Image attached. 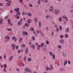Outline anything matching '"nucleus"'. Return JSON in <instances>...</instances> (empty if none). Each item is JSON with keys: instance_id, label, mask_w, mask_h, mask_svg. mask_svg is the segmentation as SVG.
Returning a JSON list of instances; mask_svg holds the SVG:
<instances>
[{"instance_id": "f257e3e1", "label": "nucleus", "mask_w": 73, "mask_h": 73, "mask_svg": "<svg viewBox=\"0 0 73 73\" xmlns=\"http://www.w3.org/2000/svg\"><path fill=\"white\" fill-rule=\"evenodd\" d=\"M11 1H9V2L6 3L7 6H10L11 5Z\"/></svg>"}, {"instance_id": "f03ea898", "label": "nucleus", "mask_w": 73, "mask_h": 73, "mask_svg": "<svg viewBox=\"0 0 73 73\" xmlns=\"http://www.w3.org/2000/svg\"><path fill=\"white\" fill-rule=\"evenodd\" d=\"M53 11V7L52 6H51L49 9V12H50Z\"/></svg>"}, {"instance_id": "7ed1b4c3", "label": "nucleus", "mask_w": 73, "mask_h": 73, "mask_svg": "<svg viewBox=\"0 0 73 73\" xmlns=\"http://www.w3.org/2000/svg\"><path fill=\"white\" fill-rule=\"evenodd\" d=\"M44 44L42 43L41 44L40 46L38 45V46L39 48H40V47H42L44 46Z\"/></svg>"}, {"instance_id": "20e7f679", "label": "nucleus", "mask_w": 73, "mask_h": 73, "mask_svg": "<svg viewBox=\"0 0 73 73\" xmlns=\"http://www.w3.org/2000/svg\"><path fill=\"white\" fill-rule=\"evenodd\" d=\"M55 14L56 15H58V12H59V10L58 9H56L55 10Z\"/></svg>"}, {"instance_id": "39448f33", "label": "nucleus", "mask_w": 73, "mask_h": 73, "mask_svg": "<svg viewBox=\"0 0 73 73\" xmlns=\"http://www.w3.org/2000/svg\"><path fill=\"white\" fill-rule=\"evenodd\" d=\"M11 47L13 48L12 50H15V45L12 44L11 45Z\"/></svg>"}, {"instance_id": "423d86ee", "label": "nucleus", "mask_w": 73, "mask_h": 73, "mask_svg": "<svg viewBox=\"0 0 73 73\" xmlns=\"http://www.w3.org/2000/svg\"><path fill=\"white\" fill-rule=\"evenodd\" d=\"M13 56H11L9 58V61H11L12 59H13Z\"/></svg>"}, {"instance_id": "0eeeda50", "label": "nucleus", "mask_w": 73, "mask_h": 73, "mask_svg": "<svg viewBox=\"0 0 73 73\" xmlns=\"http://www.w3.org/2000/svg\"><path fill=\"white\" fill-rule=\"evenodd\" d=\"M12 40H14L15 41H17V39L15 36H13L12 37Z\"/></svg>"}, {"instance_id": "6e6552de", "label": "nucleus", "mask_w": 73, "mask_h": 73, "mask_svg": "<svg viewBox=\"0 0 73 73\" xmlns=\"http://www.w3.org/2000/svg\"><path fill=\"white\" fill-rule=\"evenodd\" d=\"M69 27H67V29H66L65 30V31L66 33H68L69 32Z\"/></svg>"}, {"instance_id": "1a4fd4ad", "label": "nucleus", "mask_w": 73, "mask_h": 73, "mask_svg": "<svg viewBox=\"0 0 73 73\" xmlns=\"http://www.w3.org/2000/svg\"><path fill=\"white\" fill-rule=\"evenodd\" d=\"M63 18H65L66 20V21H68V17H66V16L64 15L63 17Z\"/></svg>"}, {"instance_id": "9d476101", "label": "nucleus", "mask_w": 73, "mask_h": 73, "mask_svg": "<svg viewBox=\"0 0 73 73\" xmlns=\"http://www.w3.org/2000/svg\"><path fill=\"white\" fill-rule=\"evenodd\" d=\"M64 40L62 39H61L59 40V42L60 43H63L64 42Z\"/></svg>"}, {"instance_id": "9b49d317", "label": "nucleus", "mask_w": 73, "mask_h": 73, "mask_svg": "<svg viewBox=\"0 0 73 73\" xmlns=\"http://www.w3.org/2000/svg\"><path fill=\"white\" fill-rule=\"evenodd\" d=\"M22 23V22H21V21H19L18 23V25H21V24Z\"/></svg>"}, {"instance_id": "f8f14e48", "label": "nucleus", "mask_w": 73, "mask_h": 73, "mask_svg": "<svg viewBox=\"0 0 73 73\" xmlns=\"http://www.w3.org/2000/svg\"><path fill=\"white\" fill-rule=\"evenodd\" d=\"M28 34L27 33V32L23 31V36H25V35H27Z\"/></svg>"}, {"instance_id": "ddd939ff", "label": "nucleus", "mask_w": 73, "mask_h": 73, "mask_svg": "<svg viewBox=\"0 0 73 73\" xmlns=\"http://www.w3.org/2000/svg\"><path fill=\"white\" fill-rule=\"evenodd\" d=\"M31 46L32 48H35V45H34V44H31Z\"/></svg>"}, {"instance_id": "4468645a", "label": "nucleus", "mask_w": 73, "mask_h": 73, "mask_svg": "<svg viewBox=\"0 0 73 73\" xmlns=\"http://www.w3.org/2000/svg\"><path fill=\"white\" fill-rule=\"evenodd\" d=\"M5 38H7V39H9L10 37H9V36L7 35L5 36Z\"/></svg>"}, {"instance_id": "2eb2a0df", "label": "nucleus", "mask_w": 73, "mask_h": 73, "mask_svg": "<svg viewBox=\"0 0 73 73\" xmlns=\"http://www.w3.org/2000/svg\"><path fill=\"white\" fill-rule=\"evenodd\" d=\"M34 20H35V23L37 22V18L35 17L34 19Z\"/></svg>"}, {"instance_id": "dca6fc26", "label": "nucleus", "mask_w": 73, "mask_h": 73, "mask_svg": "<svg viewBox=\"0 0 73 73\" xmlns=\"http://www.w3.org/2000/svg\"><path fill=\"white\" fill-rule=\"evenodd\" d=\"M25 70L26 72H29V69L28 68H26L25 69Z\"/></svg>"}, {"instance_id": "f3484780", "label": "nucleus", "mask_w": 73, "mask_h": 73, "mask_svg": "<svg viewBox=\"0 0 73 73\" xmlns=\"http://www.w3.org/2000/svg\"><path fill=\"white\" fill-rule=\"evenodd\" d=\"M68 37H69L68 35L67 34H66L65 35V37H66V38H68Z\"/></svg>"}, {"instance_id": "a211bd4d", "label": "nucleus", "mask_w": 73, "mask_h": 73, "mask_svg": "<svg viewBox=\"0 0 73 73\" xmlns=\"http://www.w3.org/2000/svg\"><path fill=\"white\" fill-rule=\"evenodd\" d=\"M7 21L9 24L10 25V23H11V22H10V19H8V20H7Z\"/></svg>"}, {"instance_id": "6ab92c4d", "label": "nucleus", "mask_w": 73, "mask_h": 73, "mask_svg": "<svg viewBox=\"0 0 73 73\" xmlns=\"http://www.w3.org/2000/svg\"><path fill=\"white\" fill-rule=\"evenodd\" d=\"M26 51V53H28V49L27 48L25 50Z\"/></svg>"}, {"instance_id": "aec40b11", "label": "nucleus", "mask_w": 73, "mask_h": 73, "mask_svg": "<svg viewBox=\"0 0 73 73\" xmlns=\"http://www.w3.org/2000/svg\"><path fill=\"white\" fill-rule=\"evenodd\" d=\"M9 17V16L8 15H7L5 17V20H7V19L8 18V17Z\"/></svg>"}, {"instance_id": "412c9836", "label": "nucleus", "mask_w": 73, "mask_h": 73, "mask_svg": "<svg viewBox=\"0 0 73 73\" xmlns=\"http://www.w3.org/2000/svg\"><path fill=\"white\" fill-rule=\"evenodd\" d=\"M19 8L17 7V10L16 11V12H19Z\"/></svg>"}, {"instance_id": "4be33fe9", "label": "nucleus", "mask_w": 73, "mask_h": 73, "mask_svg": "<svg viewBox=\"0 0 73 73\" xmlns=\"http://www.w3.org/2000/svg\"><path fill=\"white\" fill-rule=\"evenodd\" d=\"M3 21V19H0V24H2L3 23V22H1Z\"/></svg>"}, {"instance_id": "5701e85b", "label": "nucleus", "mask_w": 73, "mask_h": 73, "mask_svg": "<svg viewBox=\"0 0 73 73\" xmlns=\"http://www.w3.org/2000/svg\"><path fill=\"white\" fill-rule=\"evenodd\" d=\"M68 61L67 60H66L64 64V65H66L67 64V62Z\"/></svg>"}, {"instance_id": "b1692460", "label": "nucleus", "mask_w": 73, "mask_h": 73, "mask_svg": "<svg viewBox=\"0 0 73 73\" xmlns=\"http://www.w3.org/2000/svg\"><path fill=\"white\" fill-rule=\"evenodd\" d=\"M17 14L19 16H20V11H17Z\"/></svg>"}, {"instance_id": "393cba45", "label": "nucleus", "mask_w": 73, "mask_h": 73, "mask_svg": "<svg viewBox=\"0 0 73 73\" xmlns=\"http://www.w3.org/2000/svg\"><path fill=\"white\" fill-rule=\"evenodd\" d=\"M28 61H31L32 60V58H28Z\"/></svg>"}, {"instance_id": "a878e982", "label": "nucleus", "mask_w": 73, "mask_h": 73, "mask_svg": "<svg viewBox=\"0 0 73 73\" xmlns=\"http://www.w3.org/2000/svg\"><path fill=\"white\" fill-rule=\"evenodd\" d=\"M25 26H26V27H29V25H28V23H26L25 24Z\"/></svg>"}, {"instance_id": "bb28decb", "label": "nucleus", "mask_w": 73, "mask_h": 73, "mask_svg": "<svg viewBox=\"0 0 73 73\" xmlns=\"http://www.w3.org/2000/svg\"><path fill=\"white\" fill-rule=\"evenodd\" d=\"M58 48H59V49H61V48H62V47L61 46V45H59L58 46Z\"/></svg>"}, {"instance_id": "cd10ccee", "label": "nucleus", "mask_w": 73, "mask_h": 73, "mask_svg": "<svg viewBox=\"0 0 73 73\" xmlns=\"http://www.w3.org/2000/svg\"><path fill=\"white\" fill-rule=\"evenodd\" d=\"M7 30L8 31H12V29H11L8 28L7 29Z\"/></svg>"}, {"instance_id": "c85d7f7f", "label": "nucleus", "mask_w": 73, "mask_h": 73, "mask_svg": "<svg viewBox=\"0 0 73 73\" xmlns=\"http://www.w3.org/2000/svg\"><path fill=\"white\" fill-rule=\"evenodd\" d=\"M32 38L33 39V41H35V36H33Z\"/></svg>"}, {"instance_id": "c756f323", "label": "nucleus", "mask_w": 73, "mask_h": 73, "mask_svg": "<svg viewBox=\"0 0 73 73\" xmlns=\"http://www.w3.org/2000/svg\"><path fill=\"white\" fill-rule=\"evenodd\" d=\"M52 58L53 59H54V58H55V56L54 54L52 55Z\"/></svg>"}, {"instance_id": "7c9ffc66", "label": "nucleus", "mask_w": 73, "mask_h": 73, "mask_svg": "<svg viewBox=\"0 0 73 73\" xmlns=\"http://www.w3.org/2000/svg\"><path fill=\"white\" fill-rule=\"evenodd\" d=\"M59 20L60 22H61L62 20V19L61 18V17H60L59 18Z\"/></svg>"}, {"instance_id": "2f4dec72", "label": "nucleus", "mask_w": 73, "mask_h": 73, "mask_svg": "<svg viewBox=\"0 0 73 73\" xmlns=\"http://www.w3.org/2000/svg\"><path fill=\"white\" fill-rule=\"evenodd\" d=\"M3 71L4 72H7V70H6L5 68H4Z\"/></svg>"}, {"instance_id": "473e14b6", "label": "nucleus", "mask_w": 73, "mask_h": 73, "mask_svg": "<svg viewBox=\"0 0 73 73\" xmlns=\"http://www.w3.org/2000/svg\"><path fill=\"white\" fill-rule=\"evenodd\" d=\"M49 53L50 54V56H52V54H53V53L50 52H49Z\"/></svg>"}, {"instance_id": "72a5a7b5", "label": "nucleus", "mask_w": 73, "mask_h": 73, "mask_svg": "<svg viewBox=\"0 0 73 73\" xmlns=\"http://www.w3.org/2000/svg\"><path fill=\"white\" fill-rule=\"evenodd\" d=\"M59 27L60 30L61 31V30H62V27H61V26H59Z\"/></svg>"}, {"instance_id": "f704fd0d", "label": "nucleus", "mask_w": 73, "mask_h": 73, "mask_svg": "<svg viewBox=\"0 0 73 73\" xmlns=\"http://www.w3.org/2000/svg\"><path fill=\"white\" fill-rule=\"evenodd\" d=\"M46 44H49V41L46 40Z\"/></svg>"}, {"instance_id": "c9c22d12", "label": "nucleus", "mask_w": 73, "mask_h": 73, "mask_svg": "<svg viewBox=\"0 0 73 73\" xmlns=\"http://www.w3.org/2000/svg\"><path fill=\"white\" fill-rule=\"evenodd\" d=\"M4 68H7V65L6 64H4Z\"/></svg>"}, {"instance_id": "e433bc0d", "label": "nucleus", "mask_w": 73, "mask_h": 73, "mask_svg": "<svg viewBox=\"0 0 73 73\" xmlns=\"http://www.w3.org/2000/svg\"><path fill=\"white\" fill-rule=\"evenodd\" d=\"M31 20L30 19H29L28 21V23H31Z\"/></svg>"}, {"instance_id": "4c0bfd02", "label": "nucleus", "mask_w": 73, "mask_h": 73, "mask_svg": "<svg viewBox=\"0 0 73 73\" xmlns=\"http://www.w3.org/2000/svg\"><path fill=\"white\" fill-rule=\"evenodd\" d=\"M28 15L29 16H31V13H28Z\"/></svg>"}, {"instance_id": "58836bf2", "label": "nucleus", "mask_w": 73, "mask_h": 73, "mask_svg": "<svg viewBox=\"0 0 73 73\" xmlns=\"http://www.w3.org/2000/svg\"><path fill=\"white\" fill-rule=\"evenodd\" d=\"M19 1L21 3H23V0H19Z\"/></svg>"}, {"instance_id": "ea45409f", "label": "nucleus", "mask_w": 73, "mask_h": 73, "mask_svg": "<svg viewBox=\"0 0 73 73\" xmlns=\"http://www.w3.org/2000/svg\"><path fill=\"white\" fill-rule=\"evenodd\" d=\"M22 40V38H20L19 40V42H21Z\"/></svg>"}, {"instance_id": "a19ab883", "label": "nucleus", "mask_w": 73, "mask_h": 73, "mask_svg": "<svg viewBox=\"0 0 73 73\" xmlns=\"http://www.w3.org/2000/svg\"><path fill=\"white\" fill-rule=\"evenodd\" d=\"M26 58H27V57H25L23 59L24 61H25V60H26Z\"/></svg>"}, {"instance_id": "79ce46f5", "label": "nucleus", "mask_w": 73, "mask_h": 73, "mask_svg": "<svg viewBox=\"0 0 73 73\" xmlns=\"http://www.w3.org/2000/svg\"><path fill=\"white\" fill-rule=\"evenodd\" d=\"M60 37L61 38H63V36L62 35H60Z\"/></svg>"}, {"instance_id": "37998d69", "label": "nucleus", "mask_w": 73, "mask_h": 73, "mask_svg": "<svg viewBox=\"0 0 73 73\" xmlns=\"http://www.w3.org/2000/svg\"><path fill=\"white\" fill-rule=\"evenodd\" d=\"M3 57L4 59H5V58H6V55H4Z\"/></svg>"}, {"instance_id": "c03bdc74", "label": "nucleus", "mask_w": 73, "mask_h": 73, "mask_svg": "<svg viewBox=\"0 0 73 73\" xmlns=\"http://www.w3.org/2000/svg\"><path fill=\"white\" fill-rule=\"evenodd\" d=\"M56 29L57 32H58V31H59V29H58V28H56Z\"/></svg>"}, {"instance_id": "a18cd8bd", "label": "nucleus", "mask_w": 73, "mask_h": 73, "mask_svg": "<svg viewBox=\"0 0 73 73\" xmlns=\"http://www.w3.org/2000/svg\"><path fill=\"white\" fill-rule=\"evenodd\" d=\"M21 52V51L20 50H18V53H20V52Z\"/></svg>"}, {"instance_id": "49530a36", "label": "nucleus", "mask_w": 73, "mask_h": 73, "mask_svg": "<svg viewBox=\"0 0 73 73\" xmlns=\"http://www.w3.org/2000/svg\"><path fill=\"white\" fill-rule=\"evenodd\" d=\"M52 36H54V32H53L52 33Z\"/></svg>"}, {"instance_id": "de8ad7c7", "label": "nucleus", "mask_w": 73, "mask_h": 73, "mask_svg": "<svg viewBox=\"0 0 73 73\" xmlns=\"http://www.w3.org/2000/svg\"><path fill=\"white\" fill-rule=\"evenodd\" d=\"M25 46V44H22L21 45L22 47H24V46Z\"/></svg>"}, {"instance_id": "09e8293b", "label": "nucleus", "mask_w": 73, "mask_h": 73, "mask_svg": "<svg viewBox=\"0 0 73 73\" xmlns=\"http://www.w3.org/2000/svg\"><path fill=\"white\" fill-rule=\"evenodd\" d=\"M30 30L31 31H33V28H31L30 29Z\"/></svg>"}, {"instance_id": "8fccbe9b", "label": "nucleus", "mask_w": 73, "mask_h": 73, "mask_svg": "<svg viewBox=\"0 0 73 73\" xmlns=\"http://www.w3.org/2000/svg\"><path fill=\"white\" fill-rule=\"evenodd\" d=\"M38 3L39 5L40 4V1H38Z\"/></svg>"}, {"instance_id": "3c124183", "label": "nucleus", "mask_w": 73, "mask_h": 73, "mask_svg": "<svg viewBox=\"0 0 73 73\" xmlns=\"http://www.w3.org/2000/svg\"><path fill=\"white\" fill-rule=\"evenodd\" d=\"M68 64H70V60H68Z\"/></svg>"}, {"instance_id": "603ef678", "label": "nucleus", "mask_w": 73, "mask_h": 73, "mask_svg": "<svg viewBox=\"0 0 73 73\" xmlns=\"http://www.w3.org/2000/svg\"><path fill=\"white\" fill-rule=\"evenodd\" d=\"M50 68H52V69H54L53 67H52V65H50Z\"/></svg>"}, {"instance_id": "864d4df0", "label": "nucleus", "mask_w": 73, "mask_h": 73, "mask_svg": "<svg viewBox=\"0 0 73 73\" xmlns=\"http://www.w3.org/2000/svg\"><path fill=\"white\" fill-rule=\"evenodd\" d=\"M29 6L30 7H32L33 6H32V5L31 4H29Z\"/></svg>"}, {"instance_id": "5fc2aeb1", "label": "nucleus", "mask_w": 73, "mask_h": 73, "mask_svg": "<svg viewBox=\"0 0 73 73\" xmlns=\"http://www.w3.org/2000/svg\"><path fill=\"white\" fill-rule=\"evenodd\" d=\"M63 55L64 57H65V56H66V54L64 53L63 54Z\"/></svg>"}, {"instance_id": "6e6d98bb", "label": "nucleus", "mask_w": 73, "mask_h": 73, "mask_svg": "<svg viewBox=\"0 0 73 73\" xmlns=\"http://www.w3.org/2000/svg\"><path fill=\"white\" fill-rule=\"evenodd\" d=\"M16 49H19V46H17L16 47Z\"/></svg>"}, {"instance_id": "4d7b16f0", "label": "nucleus", "mask_w": 73, "mask_h": 73, "mask_svg": "<svg viewBox=\"0 0 73 73\" xmlns=\"http://www.w3.org/2000/svg\"><path fill=\"white\" fill-rule=\"evenodd\" d=\"M0 6H3V3H1L0 4Z\"/></svg>"}, {"instance_id": "13d9d810", "label": "nucleus", "mask_w": 73, "mask_h": 73, "mask_svg": "<svg viewBox=\"0 0 73 73\" xmlns=\"http://www.w3.org/2000/svg\"><path fill=\"white\" fill-rule=\"evenodd\" d=\"M60 70L61 71H63V70H64V69H63V68H61L60 69Z\"/></svg>"}, {"instance_id": "bf43d9fd", "label": "nucleus", "mask_w": 73, "mask_h": 73, "mask_svg": "<svg viewBox=\"0 0 73 73\" xmlns=\"http://www.w3.org/2000/svg\"><path fill=\"white\" fill-rule=\"evenodd\" d=\"M40 35L42 36H44V34L42 33L40 34Z\"/></svg>"}, {"instance_id": "052dcab7", "label": "nucleus", "mask_w": 73, "mask_h": 73, "mask_svg": "<svg viewBox=\"0 0 73 73\" xmlns=\"http://www.w3.org/2000/svg\"><path fill=\"white\" fill-rule=\"evenodd\" d=\"M17 19H19V16H18V15H17Z\"/></svg>"}, {"instance_id": "680f3d73", "label": "nucleus", "mask_w": 73, "mask_h": 73, "mask_svg": "<svg viewBox=\"0 0 73 73\" xmlns=\"http://www.w3.org/2000/svg\"><path fill=\"white\" fill-rule=\"evenodd\" d=\"M29 72H30V73H32V70H29Z\"/></svg>"}, {"instance_id": "e2e57ef3", "label": "nucleus", "mask_w": 73, "mask_h": 73, "mask_svg": "<svg viewBox=\"0 0 73 73\" xmlns=\"http://www.w3.org/2000/svg\"><path fill=\"white\" fill-rule=\"evenodd\" d=\"M39 31H36V33H37V34H38V33H39Z\"/></svg>"}, {"instance_id": "0e129e2a", "label": "nucleus", "mask_w": 73, "mask_h": 73, "mask_svg": "<svg viewBox=\"0 0 73 73\" xmlns=\"http://www.w3.org/2000/svg\"><path fill=\"white\" fill-rule=\"evenodd\" d=\"M48 17H49V18L50 17L49 16V15H47L46 16V18H48Z\"/></svg>"}, {"instance_id": "69168bd1", "label": "nucleus", "mask_w": 73, "mask_h": 73, "mask_svg": "<svg viewBox=\"0 0 73 73\" xmlns=\"http://www.w3.org/2000/svg\"><path fill=\"white\" fill-rule=\"evenodd\" d=\"M48 67H46V70H47V71H48Z\"/></svg>"}, {"instance_id": "338daca9", "label": "nucleus", "mask_w": 73, "mask_h": 73, "mask_svg": "<svg viewBox=\"0 0 73 73\" xmlns=\"http://www.w3.org/2000/svg\"><path fill=\"white\" fill-rule=\"evenodd\" d=\"M29 44L30 46H31V42H29Z\"/></svg>"}, {"instance_id": "774afa93", "label": "nucleus", "mask_w": 73, "mask_h": 73, "mask_svg": "<svg viewBox=\"0 0 73 73\" xmlns=\"http://www.w3.org/2000/svg\"><path fill=\"white\" fill-rule=\"evenodd\" d=\"M44 2L45 3H47L48 2V0H45Z\"/></svg>"}]
</instances>
